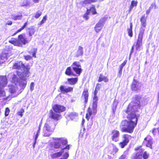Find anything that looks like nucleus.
Returning a JSON list of instances; mask_svg holds the SVG:
<instances>
[{
    "label": "nucleus",
    "instance_id": "obj_1",
    "mask_svg": "<svg viewBox=\"0 0 159 159\" xmlns=\"http://www.w3.org/2000/svg\"><path fill=\"white\" fill-rule=\"evenodd\" d=\"M132 102L134 105H129L125 111L127 114L126 118L128 120H122L120 125V130L122 133L131 134L137 126L140 115L136 113L138 111L136 107H140L141 105L140 100L132 101Z\"/></svg>",
    "mask_w": 159,
    "mask_h": 159
},
{
    "label": "nucleus",
    "instance_id": "obj_2",
    "mask_svg": "<svg viewBox=\"0 0 159 159\" xmlns=\"http://www.w3.org/2000/svg\"><path fill=\"white\" fill-rule=\"evenodd\" d=\"M147 16H145L144 15H142L140 18V27L139 28L138 39L135 44L136 50L139 49L142 43L143 37L145 30V28L147 25Z\"/></svg>",
    "mask_w": 159,
    "mask_h": 159
},
{
    "label": "nucleus",
    "instance_id": "obj_3",
    "mask_svg": "<svg viewBox=\"0 0 159 159\" xmlns=\"http://www.w3.org/2000/svg\"><path fill=\"white\" fill-rule=\"evenodd\" d=\"M134 150L136 152L134 153L131 157V159H148L149 157V154L147 151L143 153L144 149L140 145L135 147Z\"/></svg>",
    "mask_w": 159,
    "mask_h": 159
},
{
    "label": "nucleus",
    "instance_id": "obj_4",
    "mask_svg": "<svg viewBox=\"0 0 159 159\" xmlns=\"http://www.w3.org/2000/svg\"><path fill=\"white\" fill-rule=\"evenodd\" d=\"M142 84L137 80L134 79L130 84V89L131 90L136 93H138L141 91V88Z\"/></svg>",
    "mask_w": 159,
    "mask_h": 159
},
{
    "label": "nucleus",
    "instance_id": "obj_5",
    "mask_svg": "<svg viewBox=\"0 0 159 159\" xmlns=\"http://www.w3.org/2000/svg\"><path fill=\"white\" fill-rule=\"evenodd\" d=\"M131 136L127 134H124L121 136L122 141L119 143V145L121 148H124L126 146L129 141Z\"/></svg>",
    "mask_w": 159,
    "mask_h": 159
},
{
    "label": "nucleus",
    "instance_id": "obj_6",
    "mask_svg": "<svg viewBox=\"0 0 159 159\" xmlns=\"http://www.w3.org/2000/svg\"><path fill=\"white\" fill-rule=\"evenodd\" d=\"M71 67L72 70L78 76H79L82 71L81 66L79 62H74L71 65Z\"/></svg>",
    "mask_w": 159,
    "mask_h": 159
},
{
    "label": "nucleus",
    "instance_id": "obj_7",
    "mask_svg": "<svg viewBox=\"0 0 159 159\" xmlns=\"http://www.w3.org/2000/svg\"><path fill=\"white\" fill-rule=\"evenodd\" d=\"M31 40L25 38V34H21L19 35L18 36V42L20 44L19 47H22L23 45H25L28 43Z\"/></svg>",
    "mask_w": 159,
    "mask_h": 159
},
{
    "label": "nucleus",
    "instance_id": "obj_8",
    "mask_svg": "<svg viewBox=\"0 0 159 159\" xmlns=\"http://www.w3.org/2000/svg\"><path fill=\"white\" fill-rule=\"evenodd\" d=\"M105 20L106 19L104 18H102L96 24L94 29L96 33H98L101 31L104 25Z\"/></svg>",
    "mask_w": 159,
    "mask_h": 159
},
{
    "label": "nucleus",
    "instance_id": "obj_9",
    "mask_svg": "<svg viewBox=\"0 0 159 159\" xmlns=\"http://www.w3.org/2000/svg\"><path fill=\"white\" fill-rule=\"evenodd\" d=\"M110 135L111 140L113 141L117 142L119 140L120 132L118 130L114 129L111 131Z\"/></svg>",
    "mask_w": 159,
    "mask_h": 159
},
{
    "label": "nucleus",
    "instance_id": "obj_10",
    "mask_svg": "<svg viewBox=\"0 0 159 159\" xmlns=\"http://www.w3.org/2000/svg\"><path fill=\"white\" fill-rule=\"evenodd\" d=\"M59 113L53 111L52 110L49 111V118L58 121L61 118V115Z\"/></svg>",
    "mask_w": 159,
    "mask_h": 159
},
{
    "label": "nucleus",
    "instance_id": "obj_11",
    "mask_svg": "<svg viewBox=\"0 0 159 159\" xmlns=\"http://www.w3.org/2000/svg\"><path fill=\"white\" fill-rule=\"evenodd\" d=\"M53 111L56 113H60L65 111L66 110V108L64 106L55 104L52 107Z\"/></svg>",
    "mask_w": 159,
    "mask_h": 159
},
{
    "label": "nucleus",
    "instance_id": "obj_12",
    "mask_svg": "<svg viewBox=\"0 0 159 159\" xmlns=\"http://www.w3.org/2000/svg\"><path fill=\"white\" fill-rule=\"evenodd\" d=\"M89 96L88 89H84L82 94L81 98L84 105H86L88 101Z\"/></svg>",
    "mask_w": 159,
    "mask_h": 159
},
{
    "label": "nucleus",
    "instance_id": "obj_13",
    "mask_svg": "<svg viewBox=\"0 0 159 159\" xmlns=\"http://www.w3.org/2000/svg\"><path fill=\"white\" fill-rule=\"evenodd\" d=\"M143 143L145 144V146L146 147H148L151 149H152V139L150 136L148 135L145 137Z\"/></svg>",
    "mask_w": 159,
    "mask_h": 159
},
{
    "label": "nucleus",
    "instance_id": "obj_14",
    "mask_svg": "<svg viewBox=\"0 0 159 159\" xmlns=\"http://www.w3.org/2000/svg\"><path fill=\"white\" fill-rule=\"evenodd\" d=\"M56 126V125L54 124L46 123L45 124L43 128H45V131L48 130V131L52 132L55 129Z\"/></svg>",
    "mask_w": 159,
    "mask_h": 159
},
{
    "label": "nucleus",
    "instance_id": "obj_15",
    "mask_svg": "<svg viewBox=\"0 0 159 159\" xmlns=\"http://www.w3.org/2000/svg\"><path fill=\"white\" fill-rule=\"evenodd\" d=\"M59 88L61 91L63 93L70 92L72 91L73 89V87H69L67 88H65L64 86L62 85H61Z\"/></svg>",
    "mask_w": 159,
    "mask_h": 159
},
{
    "label": "nucleus",
    "instance_id": "obj_16",
    "mask_svg": "<svg viewBox=\"0 0 159 159\" xmlns=\"http://www.w3.org/2000/svg\"><path fill=\"white\" fill-rule=\"evenodd\" d=\"M52 139L54 141H58L60 144H61L63 145H65L68 143L67 139L64 138H53Z\"/></svg>",
    "mask_w": 159,
    "mask_h": 159
},
{
    "label": "nucleus",
    "instance_id": "obj_17",
    "mask_svg": "<svg viewBox=\"0 0 159 159\" xmlns=\"http://www.w3.org/2000/svg\"><path fill=\"white\" fill-rule=\"evenodd\" d=\"M7 83V79L3 76H0V86L5 87Z\"/></svg>",
    "mask_w": 159,
    "mask_h": 159
},
{
    "label": "nucleus",
    "instance_id": "obj_18",
    "mask_svg": "<svg viewBox=\"0 0 159 159\" xmlns=\"http://www.w3.org/2000/svg\"><path fill=\"white\" fill-rule=\"evenodd\" d=\"M109 81V80L107 77L104 76L103 74H100L98 80V82L103 81L105 83H107Z\"/></svg>",
    "mask_w": 159,
    "mask_h": 159
},
{
    "label": "nucleus",
    "instance_id": "obj_19",
    "mask_svg": "<svg viewBox=\"0 0 159 159\" xmlns=\"http://www.w3.org/2000/svg\"><path fill=\"white\" fill-rule=\"evenodd\" d=\"M67 81L69 84L70 85H74L76 84L78 81V78H70L67 79Z\"/></svg>",
    "mask_w": 159,
    "mask_h": 159
},
{
    "label": "nucleus",
    "instance_id": "obj_20",
    "mask_svg": "<svg viewBox=\"0 0 159 159\" xmlns=\"http://www.w3.org/2000/svg\"><path fill=\"white\" fill-rule=\"evenodd\" d=\"M89 13H91L92 15H95L97 14L95 8V5H92L90 7L89 9H87L86 10Z\"/></svg>",
    "mask_w": 159,
    "mask_h": 159
},
{
    "label": "nucleus",
    "instance_id": "obj_21",
    "mask_svg": "<svg viewBox=\"0 0 159 159\" xmlns=\"http://www.w3.org/2000/svg\"><path fill=\"white\" fill-rule=\"evenodd\" d=\"M93 114H94L93 111V112L92 110L90 107L88 108L87 110V112L85 118L88 121H89L90 116Z\"/></svg>",
    "mask_w": 159,
    "mask_h": 159
},
{
    "label": "nucleus",
    "instance_id": "obj_22",
    "mask_svg": "<svg viewBox=\"0 0 159 159\" xmlns=\"http://www.w3.org/2000/svg\"><path fill=\"white\" fill-rule=\"evenodd\" d=\"M21 67H22L24 70L25 71V75H28L30 73L29 70L30 69V67L29 65L25 66L24 63L22 62L21 63Z\"/></svg>",
    "mask_w": 159,
    "mask_h": 159
},
{
    "label": "nucleus",
    "instance_id": "obj_23",
    "mask_svg": "<svg viewBox=\"0 0 159 159\" xmlns=\"http://www.w3.org/2000/svg\"><path fill=\"white\" fill-rule=\"evenodd\" d=\"M65 74L68 76H75V74L72 71L70 66L66 68L65 71Z\"/></svg>",
    "mask_w": 159,
    "mask_h": 159
},
{
    "label": "nucleus",
    "instance_id": "obj_24",
    "mask_svg": "<svg viewBox=\"0 0 159 159\" xmlns=\"http://www.w3.org/2000/svg\"><path fill=\"white\" fill-rule=\"evenodd\" d=\"M63 153V152L62 151H59L51 154L50 156L52 159L57 158L61 156Z\"/></svg>",
    "mask_w": 159,
    "mask_h": 159
},
{
    "label": "nucleus",
    "instance_id": "obj_25",
    "mask_svg": "<svg viewBox=\"0 0 159 159\" xmlns=\"http://www.w3.org/2000/svg\"><path fill=\"white\" fill-rule=\"evenodd\" d=\"M8 42L15 46L18 47H19V45L20 44L18 42V39L13 38H12L11 40H9Z\"/></svg>",
    "mask_w": 159,
    "mask_h": 159
},
{
    "label": "nucleus",
    "instance_id": "obj_26",
    "mask_svg": "<svg viewBox=\"0 0 159 159\" xmlns=\"http://www.w3.org/2000/svg\"><path fill=\"white\" fill-rule=\"evenodd\" d=\"M21 80L25 81V82L22 81H20L19 83V86L22 89H24L25 88L27 84V82L26 81V79L24 78L23 77H22L20 78Z\"/></svg>",
    "mask_w": 159,
    "mask_h": 159
},
{
    "label": "nucleus",
    "instance_id": "obj_27",
    "mask_svg": "<svg viewBox=\"0 0 159 159\" xmlns=\"http://www.w3.org/2000/svg\"><path fill=\"white\" fill-rule=\"evenodd\" d=\"M83 54V48L80 46H79L77 52L76 54L75 55V57H78L80 56H82Z\"/></svg>",
    "mask_w": 159,
    "mask_h": 159
},
{
    "label": "nucleus",
    "instance_id": "obj_28",
    "mask_svg": "<svg viewBox=\"0 0 159 159\" xmlns=\"http://www.w3.org/2000/svg\"><path fill=\"white\" fill-rule=\"evenodd\" d=\"M20 61L14 63L12 66V69L15 70H20L21 66L20 64Z\"/></svg>",
    "mask_w": 159,
    "mask_h": 159
},
{
    "label": "nucleus",
    "instance_id": "obj_29",
    "mask_svg": "<svg viewBox=\"0 0 159 159\" xmlns=\"http://www.w3.org/2000/svg\"><path fill=\"white\" fill-rule=\"evenodd\" d=\"M28 22L27 21L24 23V25L16 31L11 36H13L17 34L18 33L21 31L22 30H23L26 26Z\"/></svg>",
    "mask_w": 159,
    "mask_h": 159
},
{
    "label": "nucleus",
    "instance_id": "obj_30",
    "mask_svg": "<svg viewBox=\"0 0 159 159\" xmlns=\"http://www.w3.org/2000/svg\"><path fill=\"white\" fill-rule=\"evenodd\" d=\"M112 149L111 152V154L114 155L119 151V149L115 145L113 144Z\"/></svg>",
    "mask_w": 159,
    "mask_h": 159
},
{
    "label": "nucleus",
    "instance_id": "obj_31",
    "mask_svg": "<svg viewBox=\"0 0 159 159\" xmlns=\"http://www.w3.org/2000/svg\"><path fill=\"white\" fill-rule=\"evenodd\" d=\"M45 128H43V135L45 137H48L51 134V132H50V131H48V130H47V131H45Z\"/></svg>",
    "mask_w": 159,
    "mask_h": 159
},
{
    "label": "nucleus",
    "instance_id": "obj_32",
    "mask_svg": "<svg viewBox=\"0 0 159 159\" xmlns=\"http://www.w3.org/2000/svg\"><path fill=\"white\" fill-rule=\"evenodd\" d=\"M98 101H93V113L95 115L97 112Z\"/></svg>",
    "mask_w": 159,
    "mask_h": 159
},
{
    "label": "nucleus",
    "instance_id": "obj_33",
    "mask_svg": "<svg viewBox=\"0 0 159 159\" xmlns=\"http://www.w3.org/2000/svg\"><path fill=\"white\" fill-rule=\"evenodd\" d=\"M37 52V49L36 48H34L32 49L31 51H29L28 52L29 54H32L33 57H36V54Z\"/></svg>",
    "mask_w": 159,
    "mask_h": 159
},
{
    "label": "nucleus",
    "instance_id": "obj_34",
    "mask_svg": "<svg viewBox=\"0 0 159 159\" xmlns=\"http://www.w3.org/2000/svg\"><path fill=\"white\" fill-rule=\"evenodd\" d=\"M54 143L53 146L54 148L55 149H58L60 148L61 145L60 143L58 141H55Z\"/></svg>",
    "mask_w": 159,
    "mask_h": 159
},
{
    "label": "nucleus",
    "instance_id": "obj_35",
    "mask_svg": "<svg viewBox=\"0 0 159 159\" xmlns=\"http://www.w3.org/2000/svg\"><path fill=\"white\" fill-rule=\"evenodd\" d=\"M128 154V151H125L123 153L119 158L118 159H127V155Z\"/></svg>",
    "mask_w": 159,
    "mask_h": 159
},
{
    "label": "nucleus",
    "instance_id": "obj_36",
    "mask_svg": "<svg viewBox=\"0 0 159 159\" xmlns=\"http://www.w3.org/2000/svg\"><path fill=\"white\" fill-rule=\"evenodd\" d=\"M138 2L137 1L132 0L131 2V3L130 6V10H131L134 7H136L137 6Z\"/></svg>",
    "mask_w": 159,
    "mask_h": 159
},
{
    "label": "nucleus",
    "instance_id": "obj_37",
    "mask_svg": "<svg viewBox=\"0 0 159 159\" xmlns=\"http://www.w3.org/2000/svg\"><path fill=\"white\" fill-rule=\"evenodd\" d=\"M29 31V34L30 36H31L34 34L35 32V30L33 28H29L28 29Z\"/></svg>",
    "mask_w": 159,
    "mask_h": 159
},
{
    "label": "nucleus",
    "instance_id": "obj_38",
    "mask_svg": "<svg viewBox=\"0 0 159 159\" xmlns=\"http://www.w3.org/2000/svg\"><path fill=\"white\" fill-rule=\"evenodd\" d=\"M10 112V110L9 107H7L5 109L4 115L5 116H7L9 115Z\"/></svg>",
    "mask_w": 159,
    "mask_h": 159
},
{
    "label": "nucleus",
    "instance_id": "obj_39",
    "mask_svg": "<svg viewBox=\"0 0 159 159\" xmlns=\"http://www.w3.org/2000/svg\"><path fill=\"white\" fill-rule=\"evenodd\" d=\"M89 13L88 11L86 10V12L83 15V17L84 19L86 20H87L89 18Z\"/></svg>",
    "mask_w": 159,
    "mask_h": 159
},
{
    "label": "nucleus",
    "instance_id": "obj_40",
    "mask_svg": "<svg viewBox=\"0 0 159 159\" xmlns=\"http://www.w3.org/2000/svg\"><path fill=\"white\" fill-rule=\"evenodd\" d=\"M141 98V97L138 94H136L135 95L134 97L133 98V101L140 100Z\"/></svg>",
    "mask_w": 159,
    "mask_h": 159
},
{
    "label": "nucleus",
    "instance_id": "obj_41",
    "mask_svg": "<svg viewBox=\"0 0 159 159\" xmlns=\"http://www.w3.org/2000/svg\"><path fill=\"white\" fill-rule=\"evenodd\" d=\"M47 20V16L46 15L44 16L42 19L40 21L39 23V25H41L42 24L44 23Z\"/></svg>",
    "mask_w": 159,
    "mask_h": 159
},
{
    "label": "nucleus",
    "instance_id": "obj_42",
    "mask_svg": "<svg viewBox=\"0 0 159 159\" xmlns=\"http://www.w3.org/2000/svg\"><path fill=\"white\" fill-rule=\"evenodd\" d=\"M30 2L28 0H25L23 2V4L22 6H27L30 5Z\"/></svg>",
    "mask_w": 159,
    "mask_h": 159
},
{
    "label": "nucleus",
    "instance_id": "obj_43",
    "mask_svg": "<svg viewBox=\"0 0 159 159\" xmlns=\"http://www.w3.org/2000/svg\"><path fill=\"white\" fill-rule=\"evenodd\" d=\"M42 13L40 11H38L36 13L34 17L36 18H39L42 15Z\"/></svg>",
    "mask_w": 159,
    "mask_h": 159
},
{
    "label": "nucleus",
    "instance_id": "obj_44",
    "mask_svg": "<svg viewBox=\"0 0 159 159\" xmlns=\"http://www.w3.org/2000/svg\"><path fill=\"white\" fill-rule=\"evenodd\" d=\"M12 81L13 83H15L16 82H17L18 81V79L17 78L16 75H13Z\"/></svg>",
    "mask_w": 159,
    "mask_h": 159
},
{
    "label": "nucleus",
    "instance_id": "obj_45",
    "mask_svg": "<svg viewBox=\"0 0 159 159\" xmlns=\"http://www.w3.org/2000/svg\"><path fill=\"white\" fill-rule=\"evenodd\" d=\"M22 16V15H19L14 16L12 18V19L14 20H20L21 19Z\"/></svg>",
    "mask_w": 159,
    "mask_h": 159
},
{
    "label": "nucleus",
    "instance_id": "obj_46",
    "mask_svg": "<svg viewBox=\"0 0 159 159\" xmlns=\"http://www.w3.org/2000/svg\"><path fill=\"white\" fill-rule=\"evenodd\" d=\"M24 112V110L23 109L21 108L20 111H18L17 114L18 116H20L21 117L22 116L23 113Z\"/></svg>",
    "mask_w": 159,
    "mask_h": 159
},
{
    "label": "nucleus",
    "instance_id": "obj_47",
    "mask_svg": "<svg viewBox=\"0 0 159 159\" xmlns=\"http://www.w3.org/2000/svg\"><path fill=\"white\" fill-rule=\"evenodd\" d=\"M127 31H128V35L130 38L132 37V36H133V33L132 30L128 29Z\"/></svg>",
    "mask_w": 159,
    "mask_h": 159
},
{
    "label": "nucleus",
    "instance_id": "obj_48",
    "mask_svg": "<svg viewBox=\"0 0 159 159\" xmlns=\"http://www.w3.org/2000/svg\"><path fill=\"white\" fill-rule=\"evenodd\" d=\"M9 91L11 93H13L16 92V90L14 87H11L9 88Z\"/></svg>",
    "mask_w": 159,
    "mask_h": 159
},
{
    "label": "nucleus",
    "instance_id": "obj_49",
    "mask_svg": "<svg viewBox=\"0 0 159 159\" xmlns=\"http://www.w3.org/2000/svg\"><path fill=\"white\" fill-rule=\"evenodd\" d=\"M32 57L29 55H27L24 56V58L26 61H28L32 59Z\"/></svg>",
    "mask_w": 159,
    "mask_h": 159
},
{
    "label": "nucleus",
    "instance_id": "obj_50",
    "mask_svg": "<svg viewBox=\"0 0 159 159\" xmlns=\"http://www.w3.org/2000/svg\"><path fill=\"white\" fill-rule=\"evenodd\" d=\"M127 62V61L125 60L120 65L119 68L123 69V67L125 65Z\"/></svg>",
    "mask_w": 159,
    "mask_h": 159
},
{
    "label": "nucleus",
    "instance_id": "obj_51",
    "mask_svg": "<svg viewBox=\"0 0 159 159\" xmlns=\"http://www.w3.org/2000/svg\"><path fill=\"white\" fill-rule=\"evenodd\" d=\"M153 7L155 9L157 8V7L155 3H152L151 6L149 7V8L151 9H152Z\"/></svg>",
    "mask_w": 159,
    "mask_h": 159
},
{
    "label": "nucleus",
    "instance_id": "obj_52",
    "mask_svg": "<svg viewBox=\"0 0 159 159\" xmlns=\"http://www.w3.org/2000/svg\"><path fill=\"white\" fill-rule=\"evenodd\" d=\"M101 84L99 83H97L95 89L98 91L101 88Z\"/></svg>",
    "mask_w": 159,
    "mask_h": 159
},
{
    "label": "nucleus",
    "instance_id": "obj_53",
    "mask_svg": "<svg viewBox=\"0 0 159 159\" xmlns=\"http://www.w3.org/2000/svg\"><path fill=\"white\" fill-rule=\"evenodd\" d=\"M69 156V154L68 152H65L63 155V158L64 159H67Z\"/></svg>",
    "mask_w": 159,
    "mask_h": 159
},
{
    "label": "nucleus",
    "instance_id": "obj_54",
    "mask_svg": "<svg viewBox=\"0 0 159 159\" xmlns=\"http://www.w3.org/2000/svg\"><path fill=\"white\" fill-rule=\"evenodd\" d=\"M70 146H71V145L70 144L67 145L65 147L62 149V150L67 149L69 150L70 149Z\"/></svg>",
    "mask_w": 159,
    "mask_h": 159
},
{
    "label": "nucleus",
    "instance_id": "obj_55",
    "mask_svg": "<svg viewBox=\"0 0 159 159\" xmlns=\"http://www.w3.org/2000/svg\"><path fill=\"white\" fill-rule=\"evenodd\" d=\"M134 50V45L132 46L131 47V48L130 52V54H129V57H130L132 53L133 52Z\"/></svg>",
    "mask_w": 159,
    "mask_h": 159
},
{
    "label": "nucleus",
    "instance_id": "obj_56",
    "mask_svg": "<svg viewBox=\"0 0 159 159\" xmlns=\"http://www.w3.org/2000/svg\"><path fill=\"white\" fill-rule=\"evenodd\" d=\"M157 128H154L152 130V132L154 135H155L157 133Z\"/></svg>",
    "mask_w": 159,
    "mask_h": 159
},
{
    "label": "nucleus",
    "instance_id": "obj_57",
    "mask_svg": "<svg viewBox=\"0 0 159 159\" xmlns=\"http://www.w3.org/2000/svg\"><path fill=\"white\" fill-rule=\"evenodd\" d=\"M122 69H120L119 68V70L118 73V75L119 77H120L121 76L122 74Z\"/></svg>",
    "mask_w": 159,
    "mask_h": 159
},
{
    "label": "nucleus",
    "instance_id": "obj_58",
    "mask_svg": "<svg viewBox=\"0 0 159 159\" xmlns=\"http://www.w3.org/2000/svg\"><path fill=\"white\" fill-rule=\"evenodd\" d=\"M116 108V105H113V106L112 107V111L114 113L115 112Z\"/></svg>",
    "mask_w": 159,
    "mask_h": 159
},
{
    "label": "nucleus",
    "instance_id": "obj_59",
    "mask_svg": "<svg viewBox=\"0 0 159 159\" xmlns=\"http://www.w3.org/2000/svg\"><path fill=\"white\" fill-rule=\"evenodd\" d=\"M93 101H98V98L97 96V95H94L93 97Z\"/></svg>",
    "mask_w": 159,
    "mask_h": 159
},
{
    "label": "nucleus",
    "instance_id": "obj_60",
    "mask_svg": "<svg viewBox=\"0 0 159 159\" xmlns=\"http://www.w3.org/2000/svg\"><path fill=\"white\" fill-rule=\"evenodd\" d=\"M151 10L152 9L149 8L146 11V13L147 15H148L150 14Z\"/></svg>",
    "mask_w": 159,
    "mask_h": 159
},
{
    "label": "nucleus",
    "instance_id": "obj_61",
    "mask_svg": "<svg viewBox=\"0 0 159 159\" xmlns=\"http://www.w3.org/2000/svg\"><path fill=\"white\" fill-rule=\"evenodd\" d=\"M34 87V83L33 82H32L30 84V89L31 90H32L33 89V88Z\"/></svg>",
    "mask_w": 159,
    "mask_h": 159
},
{
    "label": "nucleus",
    "instance_id": "obj_62",
    "mask_svg": "<svg viewBox=\"0 0 159 159\" xmlns=\"http://www.w3.org/2000/svg\"><path fill=\"white\" fill-rule=\"evenodd\" d=\"M39 134V133H36V135L35 136V137L34 140H35V141H36L37 139V138H38V137Z\"/></svg>",
    "mask_w": 159,
    "mask_h": 159
},
{
    "label": "nucleus",
    "instance_id": "obj_63",
    "mask_svg": "<svg viewBox=\"0 0 159 159\" xmlns=\"http://www.w3.org/2000/svg\"><path fill=\"white\" fill-rule=\"evenodd\" d=\"M12 21H7V25H12Z\"/></svg>",
    "mask_w": 159,
    "mask_h": 159
},
{
    "label": "nucleus",
    "instance_id": "obj_64",
    "mask_svg": "<svg viewBox=\"0 0 159 159\" xmlns=\"http://www.w3.org/2000/svg\"><path fill=\"white\" fill-rule=\"evenodd\" d=\"M98 91V90L95 89L94 91V95H97Z\"/></svg>",
    "mask_w": 159,
    "mask_h": 159
}]
</instances>
